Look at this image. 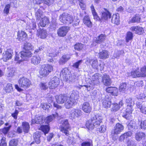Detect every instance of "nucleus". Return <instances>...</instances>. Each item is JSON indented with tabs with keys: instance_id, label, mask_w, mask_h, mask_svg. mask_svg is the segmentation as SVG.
<instances>
[{
	"instance_id": "nucleus-30",
	"label": "nucleus",
	"mask_w": 146,
	"mask_h": 146,
	"mask_svg": "<svg viewBox=\"0 0 146 146\" xmlns=\"http://www.w3.org/2000/svg\"><path fill=\"white\" fill-rule=\"evenodd\" d=\"M87 61L89 62L90 64L91 63V62H92V67L96 69H98V62L96 59L93 60L91 58H89L87 59Z\"/></svg>"
},
{
	"instance_id": "nucleus-42",
	"label": "nucleus",
	"mask_w": 146,
	"mask_h": 146,
	"mask_svg": "<svg viewBox=\"0 0 146 146\" xmlns=\"http://www.w3.org/2000/svg\"><path fill=\"white\" fill-rule=\"evenodd\" d=\"M42 12L41 10L38 9L36 12L35 13L36 19L39 20L42 16Z\"/></svg>"
},
{
	"instance_id": "nucleus-48",
	"label": "nucleus",
	"mask_w": 146,
	"mask_h": 146,
	"mask_svg": "<svg viewBox=\"0 0 146 146\" xmlns=\"http://www.w3.org/2000/svg\"><path fill=\"white\" fill-rule=\"evenodd\" d=\"M133 37V34L132 33L129 31L128 32L126 36V42H128L129 40L132 39Z\"/></svg>"
},
{
	"instance_id": "nucleus-19",
	"label": "nucleus",
	"mask_w": 146,
	"mask_h": 146,
	"mask_svg": "<svg viewBox=\"0 0 146 146\" xmlns=\"http://www.w3.org/2000/svg\"><path fill=\"white\" fill-rule=\"evenodd\" d=\"M31 123L32 124L36 123L37 124H42L44 121L43 116L40 115H36L35 118L33 119L32 120Z\"/></svg>"
},
{
	"instance_id": "nucleus-38",
	"label": "nucleus",
	"mask_w": 146,
	"mask_h": 146,
	"mask_svg": "<svg viewBox=\"0 0 146 146\" xmlns=\"http://www.w3.org/2000/svg\"><path fill=\"white\" fill-rule=\"evenodd\" d=\"M13 4V2H11L9 4H7L6 5L3 11L4 13L7 15L9 13V11L10 7L14 6Z\"/></svg>"
},
{
	"instance_id": "nucleus-39",
	"label": "nucleus",
	"mask_w": 146,
	"mask_h": 146,
	"mask_svg": "<svg viewBox=\"0 0 146 146\" xmlns=\"http://www.w3.org/2000/svg\"><path fill=\"white\" fill-rule=\"evenodd\" d=\"M40 129L45 134L48 132L50 130V127L48 125H43L40 126Z\"/></svg>"
},
{
	"instance_id": "nucleus-52",
	"label": "nucleus",
	"mask_w": 146,
	"mask_h": 146,
	"mask_svg": "<svg viewBox=\"0 0 146 146\" xmlns=\"http://www.w3.org/2000/svg\"><path fill=\"white\" fill-rule=\"evenodd\" d=\"M133 105H127V108H126V112L129 113H131L133 110Z\"/></svg>"
},
{
	"instance_id": "nucleus-41",
	"label": "nucleus",
	"mask_w": 146,
	"mask_h": 146,
	"mask_svg": "<svg viewBox=\"0 0 146 146\" xmlns=\"http://www.w3.org/2000/svg\"><path fill=\"white\" fill-rule=\"evenodd\" d=\"M105 36L103 34H101L97 38L96 42L97 43H100L103 42L105 40Z\"/></svg>"
},
{
	"instance_id": "nucleus-47",
	"label": "nucleus",
	"mask_w": 146,
	"mask_h": 146,
	"mask_svg": "<svg viewBox=\"0 0 146 146\" xmlns=\"http://www.w3.org/2000/svg\"><path fill=\"white\" fill-rule=\"evenodd\" d=\"M18 141L17 139H12L9 141V146H17L18 144Z\"/></svg>"
},
{
	"instance_id": "nucleus-63",
	"label": "nucleus",
	"mask_w": 146,
	"mask_h": 146,
	"mask_svg": "<svg viewBox=\"0 0 146 146\" xmlns=\"http://www.w3.org/2000/svg\"><path fill=\"white\" fill-rule=\"evenodd\" d=\"M40 88L41 90H45L47 89L48 87L46 84V83H41L40 85Z\"/></svg>"
},
{
	"instance_id": "nucleus-60",
	"label": "nucleus",
	"mask_w": 146,
	"mask_h": 146,
	"mask_svg": "<svg viewBox=\"0 0 146 146\" xmlns=\"http://www.w3.org/2000/svg\"><path fill=\"white\" fill-rule=\"evenodd\" d=\"M30 1L33 3L37 4H40L43 2V0H30Z\"/></svg>"
},
{
	"instance_id": "nucleus-34",
	"label": "nucleus",
	"mask_w": 146,
	"mask_h": 146,
	"mask_svg": "<svg viewBox=\"0 0 146 146\" xmlns=\"http://www.w3.org/2000/svg\"><path fill=\"white\" fill-rule=\"evenodd\" d=\"M22 125L23 131L25 133H28L30 128L29 123L27 122H23Z\"/></svg>"
},
{
	"instance_id": "nucleus-49",
	"label": "nucleus",
	"mask_w": 146,
	"mask_h": 146,
	"mask_svg": "<svg viewBox=\"0 0 146 146\" xmlns=\"http://www.w3.org/2000/svg\"><path fill=\"white\" fill-rule=\"evenodd\" d=\"M70 73L67 68H65L62 70L60 74H62L64 78H65V77L68 74H69Z\"/></svg>"
},
{
	"instance_id": "nucleus-50",
	"label": "nucleus",
	"mask_w": 146,
	"mask_h": 146,
	"mask_svg": "<svg viewBox=\"0 0 146 146\" xmlns=\"http://www.w3.org/2000/svg\"><path fill=\"white\" fill-rule=\"evenodd\" d=\"M51 105L50 104L42 103L40 105V107L44 110L48 109Z\"/></svg>"
},
{
	"instance_id": "nucleus-55",
	"label": "nucleus",
	"mask_w": 146,
	"mask_h": 146,
	"mask_svg": "<svg viewBox=\"0 0 146 146\" xmlns=\"http://www.w3.org/2000/svg\"><path fill=\"white\" fill-rule=\"evenodd\" d=\"M97 115V119L95 120V121L94 123V127H96L98 125H100V123L102 122L101 120L98 119L97 117H98L99 118V119H100V117L99 116H98Z\"/></svg>"
},
{
	"instance_id": "nucleus-27",
	"label": "nucleus",
	"mask_w": 146,
	"mask_h": 146,
	"mask_svg": "<svg viewBox=\"0 0 146 146\" xmlns=\"http://www.w3.org/2000/svg\"><path fill=\"white\" fill-rule=\"evenodd\" d=\"M130 29L132 31H135V33L139 35H141L143 31L142 27L137 26L132 27Z\"/></svg>"
},
{
	"instance_id": "nucleus-18",
	"label": "nucleus",
	"mask_w": 146,
	"mask_h": 146,
	"mask_svg": "<svg viewBox=\"0 0 146 146\" xmlns=\"http://www.w3.org/2000/svg\"><path fill=\"white\" fill-rule=\"evenodd\" d=\"M102 82L103 84L106 86H109L111 83V79L109 76L106 74H103L102 77Z\"/></svg>"
},
{
	"instance_id": "nucleus-61",
	"label": "nucleus",
	"mask_w": 146,
	"mask_h": 146,
	"mask_svg": "<svg viewBox=\"0 0 146 146\" xmlns=\"http://www.w3.org/2000/svg\"><path fill=\"white\" fill-rule=\"evenodd\" d=\"M54 2V0H44V3L48 5H50Z\"/></svg>"
},
{
	"instance_id": "nucleus-58",
	"label": "nucleus",
	"mask_w": 146,
	"mask_h": 146,
	"mask_svg": "<svg viewBox=\"0 0 146 146\" xmlns=\"http://www.w3.org/2000/svg\"><path fill=\"white\" fill-rule=\"evenodd\" d=\"M120 108V106H119L118 104L117 103L114 104L113 107H112V109L113 111H116L118 110Z\"/></svg>"
},
{
	"instance_id": "nucleus-22",
	"label": "nucleus",
	"mask_w": 146,
	"mask_h": 146,
	"mask_svg": "<svg viewBox=\"0 0 146 146\" xmlns=\"http://www.w3.org/2000/svg\"><path fill=\"white\" fill-rule=\"evenodd\" d=\"M83 22L85 25L89 28H92V23L91 21L90 18L89 16H85L83 19Z\"/></svg>"
},
{
	"instance_id": "nucleus-36",
	"label": "nucleus",
	"mask_w": 146,
	"mask_h": 146,
	"mask_svg": "<svg viewBox=\"0 0 146 146\" xmlns=\"http://www.w3.org/2000/svg\"><path fill=\"white\" fill-rule=\"evenodd\" d=\"M4 90L6 93H11L13 91L12 84L10 83L7 84L4 87Z\"/></svg>"
},
{
	"instance_id": "nucleus-12",
	"label": "nucleus",
	"mask_w": 146,
	"mask_h": 146,
	"mask_svg": "<svg viewBox=\"0 0 146 146\" xmlns=\"http://www.w3.org/2000/svg\"><path fill=\"white\" fill-rule=\"evenodd\" d=\"M59 79L58 78L56 77H54L49 83L50 88L53 89L57 87L59 84Z\"/></svg>"
},
{
	"instance_id": "nucleus-37",
	"label": "nucleus",
	"mask_w": 146,
	"mask_h": 146,
	"mask_svg": "<svg viewBox=\"0 0 146 146\" xmlns=\"http://www.w3.org/2000/svg\"><path fill=\"white\" fill-rule=\"evenodd\" d=\"M141 18L139 15H136L130 20L129 22L131 23H138L140 22Z\"/></svg>"
},
{
	"instance_id": "nucleus-20",
	"label": "nucleus",
	"mask_w": 146,
	"mask_h": 146,
	"mask_svg": "<svg viewBox=\"0 0 146 146\" xmlns=\"http://www.w3.org/2000/svg\"><path fill=\"white\" fill-rule=\"evenodd\" d=\"M99 58L101 59H105L108 58L109 56V53L107 50H104L100 52L98 54Z\"/></svg>"
},
{
	"instance_id": "nucleus-31",
	"label": "nucleus",
	"mask_w": 146,
	"mask_h": 146,
	"mask_svg": "<svg viewBox=\"0 0 146 146\" xmlns=\"http://www.w3.org/2000/svg\"><path fill=\"white\" fill-rule=\"evenodd\" d=\"M41 60V58L38 56H33L31 58V62L35 65L39 64Z\"/></svg>"
},
{
	"instance_id": "nucleus-14",
	"label": "nucleus",
	"mask_w": 146,
	"mask_h": 146,
	"mask_svg": "<svg viewBox=\"0 0 146 146\" xmlns=\"http://www.w3.org/2000/svg\"><path fill=\"white\" fill-rule=\"evenodd\" d=\"M137 107L140 109L141 111L146 114V102H137L136 103Z\"/></svg>"
},
{
	"instance_id": "nucleus-8",
	"label": "nucleus",
	"mask_w": 146,
	"mask_h": 146,
	"mask_svg": "<svg viewBox=\"0 0 146 146\" xmlns=\"http://www.w3.org/2000/svg\"><path fill=\"white\" fill-rule=\"evenodd\" d=\"M97 115H92L91 119L86 121V126L89 130H92L94 128V123L95 121V119H97Z\"/></svg>"
},
{
	"instance_id": "nucleus-45",
	"label": "nucleus",
	"mask_w": 146,
	"mask_h": 146,
	"mask_svg": "<svg viewBox=\"0 0 146 146\" xmlns=\"http://www.w3.org/2000/svg\"><path fill=\"white\" fill-rule=\"evenodd\" d=\"M138 124L141 129L144 130L146 129V119L141 121H139Z\"/></svg>"
},
{
	"instance_id": "nucleus-43",
	"label": "nucleus",
	"mask_w": 146,
	"mask_h": 146,
	"mask_svg": "<svg viewBox=\"0 0 146 146\" xmlns=\"http://www.w3.org/2000/svg\"><path fill=\"white\" fill-rule=\"evenodd\" d=\"M39 36L42 38H45L47 35V32L46 30L42 29L39 32Z\"/></svg>"
},
{
	"instance_id": "nucleus-3",
	"label": "nucleus",
	"mask_w": 146,
	"mask_h": 146,
	"mask_svg": "<svg viewBox=\"0 0 146 146\" xmlns=\"http://www.w3.org/2000/svg\"><path fill=\"white\" fill-rule=\"evenodd\" d=\"M53 69L52 66L49 64H44L42 66L39 73L43 76H46L53 71Z\"/></svg>"
},
{
	"instance_id": "nucleus-28",
	"label": "nucleus",
	"mask_w": 146,
	"mask_h": 146,
	"mask_svg": "<svg viewBox=\"0 0 146 146\" xmlns=\"http://www.w3.org/2000/svg\"><path fill=\"white\" fill-rule=\"evenodd\" d=\"M111 22L117 25H118L119 24V14L117 13L116 14H113V15L111 19Z\"/></svg>"
},
{
	"instance_id": "nucleus-11",
	"label": "nucleus",
	"mask_w": 146,
	"mask_h": 146,
	"mask_svg": "<svg viewBox=\"0 0 146 146\" xmlns=\"http://www.w3.org/2000/svg\"><path fill=\"white\" fill-rule=\"evenodd\" d=\"M69 30V27H62L57 30L58 35L60 37H64L66 35Z\"/></svg>"
},
{
	"instance_id": "nucleus-24",
	"label": "nucleus",
	"mask_w": 146,
	"mask_h": 146,
	"mask_svg": "<svg viewBox=\"0 0 146 146\" xmlns=\"http://www.w3.org/2000/svg\"><path fill=\"white\" fill-rule=\"evenodd\" d=\"M68 97L62 95L55 96V98L57 102L60 104H62L65 102Z\"/></svg>"
},
{
	"instance_id": "nucleus-57",
	"label": "nucleus",
	"mask_w": 146,
	"mask_h": 146,
	"mask_svg": "<svg viewBox=\"0 0 146 146\" xmlns=\"http://www.w3.org/2000/svg\"><path fill=\"white\" fill-rule=\"evenodd\" d=\"M126 102L127 104V105L134 104V102L131 98L127 99L126 100Z\"/></svg>"
},
{
	"instance_id": "nucleus-51",
	"label": "nucleus",
	"mask_w": 146,
	"mask_h": 146,
	"mask_svg": "<svg viewBox=\"0 0 146 146\" xmlns=\"http://www.w3.org/2000/svg\"><path fill=\"white\" fill-rule=\"evenodd\" d=\"M75 76L74 75H72L70 73L65 77V79L66 80H69L72 81L75 78Z\"/></svg>"
},
{
	"instance_id": "nucleus-4",
	"label": "nucleus",
	"mask_w": 146,
	"mask_h": 146,
	"mask_svg": "<svg viewBox=\"0 0 146 146\" xmlns=\"http://www.w3.org/2000/svg\"><path fill=\"white\" fill-rule=\"evenodd\" d=\"M59 20L63 24H69L72 23L73 18L71 15L64 13L60 16Z\"/></svg>"
},
{
	"instance_id": "nucleus-2",
	"label": "nucleus",
	"mask_w": 146,
	"mask_h": 146,
	"mask_svg": "<svg viewBox=\"0 0 146 146\" xmlns=\"http://www.w3.org/2000/svg\"><path fill=\"white\" fill-rule=\"evenodd\" d=\"M18 83L19 86L18 85H16L15 87L16 89L19 91H21L22 90L19 87L26 88L29 86L31 84V82L29 80L25 77H23L19 78L18 80Z\"/></svg>"
},
{
	"instance_id": "nucleus-29",
	"label": "nucleus",
	"mask_w": 146,
	"mask_h": 146,
	"mask_svg": "<svg viewBox=\"0 0 146 146\" xmlns=\"http://www.w3.org/2000/svg\"><path fill=\"white\" fill-rule=\"evenodd\" d=\"M70 58V54H66L62 56L60 59L59 62L60 64H63L66 62Z\"/></svg>"
},
{
	"instance_id": "nucleus-21",
	"label": "nucleus",
	"mask_w": 146,
	"mask_h": 146,
	"mask_svg": "<svg viewBox=\"0 0 146 146\" xmlns=\"http://www.w3.org/2000/svg\"><path fill=\"white\" fill-rule=\"evenodd\" d=\"M106 90L113 95L117 96L118 95V90L116 87H108L106 88Z\"/></svg>"
},
{
	"instance_id": "nucleus-26",
	"label": "nucleus",
	"mask_w": 146,
	"mask_h": 146,
	"mask_svg": "<svg viewBox=\"0 0 146 146\" xmlns=\"http://www.w3.org/2000/svg\"><path fill=\"white\" fill-rule=\"evenodd\" d=\"M105 11L103 12L102 13L101 18L102 20H107L108 19H110L111 16V13L107 10L105 9Z\"/></svg>"
},
{
	"instance_id": "nucleus-59",
	"label": "nucleus",
	"mask_w": 146,
	"mask_h": 146,
	"mask_svg": "<svg viewBox=\"0 0 146 146\" xmlns=\"http://www.w3.org/2000/svg\"><path fill=\"white\" fill-rule=\"evenodd\" d=\"M127 146H134L135 143L134 141L128 140L127 141Z\"/></svg>"
},
{
	"instance_id": "nucleus-16",
	"label": "nucleus",
	"mask_w": 146,
	"mask_h": 146,
	"mask_svg": "<svg viewBox=\"0 0 146 146\" xmlns=\"http://www.w3.org/2000/svg\"><path fill=\"white\" fill-rule=\"evenodd\" d=\"M27 35L25 32L21 31L18 32L17 39L20 41L25 40L27 38Z\"/></svg>"
},
{
	"instance_id": "nucleus-17",
	"label": "nucleus",
	"mask_w": 146,
	"mask_h": 146,
	"mask_svg": "<svg viewBox=\"0 0 146 146\" xmlns=\"http://www.w3.org/2000/svg\"><path fill=\"white\" fill-rule=\"evenodd\" d=\"M82 115L81 111L79 109H72L71 111L70 115L72 117L75 118L78 117Z\"/></svg>"
},
{
	"instance_id": "nucleus-9",
	"label": "nucleus",
	"mask_w": 146,
	"mask_h": 146,
	"mask_svg": "<svg viewBox=\"0 0 146 146\" xmlns=\"http://www.w3.org/2000/svg\"><path fill=\"white\" fill-rule=\"evenodd\" d=\"M102 101L104 107L108 108L110 107L111 102L110 101V97L108 96H105L104 94L102 95Z\"/></svg>"
},
{
	"instance_id": "nucleus-46",
	"label": "nucleus",
	"mask_w": 146,
	"mask_h": 146,
	"mask_svg": "<svg viewBox=\"0 0 146 146\" xmlns=\"http://www.w3.org/2000/svg\"><path fill=\"white\" fill-rule=\"evenodd\" d=\"M84 47V45L81 43H78L74 45L75 49L78 51L82 50Z\"/></svg>"
},
{
	"instance_id": "nucleus-7",
	"label": "nucleus",
	"mask_w": 146,
	"mask_h": 146,
	"mask_svg": "<svg viewBox=\"0 0 146 146\" xmlns=\"http://www.w3.org/2000/svg\"><path fill=\"white\" fill-rule=\"evenodd\" d=\"M33 46L31 43L26 42L24 46V49L23 51L24 52H26L27 55L30 57H31L33 54L32 51L33 50Z\"/></svg>"
},
{
	"instance_id": "nucleus-5",
	"label": "nucleus",
	"mask_w": 146,
	"mask_h": 146,
	"mask_svg": "<svg viewBox=\"0 0 146 146\" xmlns=\"http://www.w3.org/2000/svg\"><path fill=\"white\" fill-rule=\"evenodd\" d=\"M61 125L60 126L61 131L68 136L69 134L68 129L70 128L69 124L67 119H64L61 121Z\"/></svg>"
},
{
	"instance_id": "nucleus-53",
	"label": "nucleus",
	"mask_w": 146,
	"mask_h": 146,
	"mask_svg": "<svg viewBox=\"0 0 146 146\" xmlns=\"http://www.w3.org/2000/svg\"><path fill=\"white\" fill-rule=\"evenodd\" d=\"M124 53V51L123 50L117 51L114 55V57L116 58L119 57L120 55H123Z\"/></svg>"
},
{
	"instance_id": "nucleus-13",
	"label": "nucleus",
	"mask_w": 146,
	"mask_h": 146,
	"mask_svg": "<svg viewBox=\"0 0 146 146\" xmlns=\"http://www.w3.org/2000/svg\"><path fill=\"white\" fill-rule=\"evenodd\" d=\"M56 118L58 119H60V116L57 112H55L52 113V115H50L46 117L44 121L46 123L48 124Z\"/></svg>"
},
{
	"instance_id": "nucleus-56",
	"label": "nucleus",
	"mask_w": 146,
	"mask_h": 146,
	"mask_svg": "<svg viewBox=\"0 0 146 146\" xmlns=\"http://www.w3.org/2000/svg\"><path fill=\"white\" fill-rule=\"evenodd\" d=\"M106 130V126L104 125H102L100 127L97 128V131L101 133H103Z\"/></svg>"
},
{
	"instance_id": "nucleus-40",
	"label": "nucleus",
	"mask_w": 146,
	"mask_h": 146,
	"mask_svg": "<svg viewBox=\"0 0 146 146\" xmlns=\"http://www.w3.org/2000/svg\"><path fill=\"white\" fill-rule=\"evenodd\" d=\"M126 83H123L121 84L119 87V91L120 92L124 93L127 88Z\"/></svg>"
},
{
	"instance_id": "nucleus-33",
	"label": "nucleus",
	"mask_w": 146,
	"mask_h": 146,
	"mask_svg": "<svg viewBox=\"0 0 146 146\" xmlns=\"http://www.w3.org/2000/svg\"><path fill=\"white\" fill-rule=\"evenodd\" d=\"M49 21L48 18L46 17L42 18L39 23V25L42 27H45L49 23Z\"/></svg>"
},
{
	"instance_id": "nucleus-44",
	"label": "nucleus",
	"mask_w": 146,
	"mask_h": 146,
	"mask_svg": "<svg viewBox=\"0 0 146 146\" xmlns=\"http://www.w3.org/2000/svg\"><path fill=\"white\" fill-rule=\"evenodd\" d=\"M135 121L131 120L129 121L127 126L129 129L130 130H132L133 129H135Z\"/></svg>"
},
{
	"instance_id": "nucleus-64",
	"label": "nucleus",
	"mask_w": 146,
	"mask_h": 146,
	"mask_svg": "<svg viewBox=\"0 0 146 146\" xmlns=\"http://www.w3.org/2000/svg\"><path fill=\"white\" fill-rule=\"evenodd\" d=\"M5 137L2 138L1 139L0 146H7V144L5 141Z\"/></svg>"
},
{
	"instance_id": "nucleus-6",
	"label": "nucleus",
	"mask_w": 146,
	"mask_h": 146,
	"mask_svg": "<svg viewBox=\"0 0 146 146\" xmlns=\"http://www.w3.org/2000/svg\"><path fill=\"white\" fill-rule=\"evenodd\" d=\"M124 129V126L120 123H117L111 131L112 137H114L120 134Z\"/></svg>"
},
{
	"instance_id": "nucleus-54",
	"label": "nucleus",
	"mask_w": 146,
	"mask_h": 146,
	"mask_svg": "<svg viewBox=\"0 0 146 146\" xmlns=\"http://www.w3.org/2000/svg\"><path fill=\"white\" fill-rule=\"evenodd\" d=\"M82 60H78L73 64L72 65L73 67L76 69L78 68L79 66L82 64Z\"/></svg>"
},
{
	"instance_id": "nucleus-32",
	"label": "nucleus",
	"mask_w": 146,
	"mask_h": 146,
	"mask_svg": "<svg viewBox=\"0 0 146 146\" xmlns=\"http://www.w3.org/2000/svg\"><path fill=\"white\" fill-rule=\"evenodd\" d=\"M3 60L5 62L7 61L9 59H11L12 57V55L11 52L9 51H5V53H3Z\"/></svg>"
},
{
	"instance_id": "nucleus-15",
	"label": "nucleus",
	"mask_w": 146,
	"mask_h": 146,
	"mask_svg": "<svg viewBox=\"0 0 146 146\" xmlns=\"http://www.w3.org/2000/svg\"><path fill=\"white\" fill-rule=\"evenodd\" d=\"M82 110L84 112L89 113L91 111L92 108L89 102H85L84 103L82 106Z\"/></svg>"
},
{
	"instance_id": "nucleus-62",
	"label": "nucleus",
	"mask_w": 146,
	"mask_h": 146,
	"mask_svg": "<svg viewBox=\"0 0 146 146\" xmlns=\"http://www.w3.org/2000/svg\"><path fill=\"white\" fill-rule=\"evenodd\" d=\"M19 113V111L16 110L14 113L11 114V116L14 118L16 119H17V115Z\"/></svg>"
},
{
	"instance_id": "nucleus-10",
	"label": "nucleus",
	"mask_w": 146,
	"mask_h": 146,
	"mask_svg": "<svg viewBox=\"0 0 146 146\" xmlns=\"http://www.w3.org/2000/svg\"><path fill=\"white\" fill-rule=\"evenodd\" d=\"M26 53L22 51L19 52L18 54H16L15 60L17 61L18 62H20L30 57L27 55Z\"/></svg>"
},
{
	"instance_id": "nucleus-25",
	"label": "nucleus",
	"mask_w": 146,
	"mask_h": 146,
	"mask_svg": "<svg viewBox=\"0 0 146 146\" xmlns=\"http://www.w3.org/2000/svg\"><path fill=\"white\" fill-rule=\"evenodd\" d=\"M132 134V133L131 131H128L124 133L119 136V140L121 142L123 141L125 139H126L129 137H131Z\"/></svg>"
},
{
	"instance_id": "nucleus-35",
	"label": "nucleus",
	"mask_w": 146,
	"mask_h": 146,
	"mask_svg": "<svg viewBox=\"0 0 146 146\" xmlns=\"http://www.w3.org/2000/svg\"><path fill=\"white\" fill-rule=\"evenodd\" d=\"M41 136L40 133L39 132H36L33 135V137L35 142L37 144H39L40 142V137Z\"/></svg>"
},
{
	"instance_id": "nucleus-23",
	"label": "nucleus",
	"mask_w": 146,
	"mask_h": 146,
	"mask_svg": "<svg viewBox=\"0 0 146 146\" xmlns=\"http://www.w3.org/2000/svg\"><path fill=\"white\" fill-rule=\"evenodd\" d=\"M145 134L143 132H140L135 133V138L136 140L139 141L144 139L145 137Z\"/></svg>"
},
{
	"instance_id": "nucleus-1",
	"label": "nucleus",
	"mask_w": 146,
	"mask_h": 146,
	"mask_svg": "<svg viewBox=\"0 0 146 146\" xmlns=\"http://www.w3.org/2000/svg\"><path fill=\"white\" fill-rule=\"evenodd\" d=\"M79 95L75 93H72L70 97H68L65 102V106L67 109L72 107L73 104L76 103V101L78 99Z\"/></svg>"
}]
</instances>
